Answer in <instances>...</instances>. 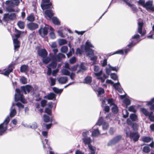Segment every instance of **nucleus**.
<instances>
[{"instance_id": "a19ab883", "label": "nucleus", "mask_w": 154, "mask_h": 154, "mask_svg": "<svg viewBox=\"0 0 154 154\" xmlns=\"http://www.w3.org/2000/svg\"><path fill=\"white\" fill-rule=\"evenodd\" d=\"M85 70V67L83 63H81L79 66V69L77 71V73H78L81 72H83Z\"/></svg>"}, {"instance_id": "f704fd0d", "label": "nucleus", "mask_w": 154, "mask_h": 154, "mask_svg": "<svg viewBox=\"0 0 154 154\" xmlns=\"http://www.w3.org/2000/svg\"><path fill=\"white\" fill-rule=\"evenodd\" d=\"M141 110L142 113L146 116H149L150 114V112H149L146 109L144 108H142L141 109Z\"/></svg>"}, {"instance_id": "bf43d9fd", "label": "nucleus", "mask_w": 154, "mask_h": 154, "mask_svg": "<svg viewBox=\"0 0 154 154\" xmlns=\"http://www.w3.org/2000/svg\"><path fill=\"white\" fill-rule=\"evenodd\" d=\"M110 76L111 78L114 80H116L118 79L117 76L115 73H112L110 74Z\"/></svg>"}, {"instance_id": "a878e982", "label": "nucleus", "mask_w": 154, "mask_h": 154, "mask_svg": "<svg viewBox=\"0 0 154 154\" xmlns=\"http://www.w3.org/2000/svg\"><path fill=\"white\" fill-rule=\"evenodd\" d=\"M100 134V132L98 128L94 129L92 131L91 136L93 137H97Z\"/></svg>"}, {"instance_id": "f3484780", "label": "nucleus", "mask_w": 154, "mask_h": 154, "mask_svg": "<svg viewBox=\"0 0 154 154\" xmlns=\"http://www.w3.org/2000/svg\"><path fill=\"white\" fill-rule=\"evenodd\" d=\"M58 82L61 84H65L68 81V78L66 76L61 77L57 79Z\"/></svg>"}, {"instance_id": "4d7b16f0", "label": "nucleus", "mask_w": 154, "mask_h": 154, "mask_svg": "<svg viewBox=\"0 0 154 154\" xmlns=\"http://www.w3.org/2000/svg\"><path fill=\"white\" fill-rule=\"evenodd\" d=\"M98 92L99 95L102 94L104 93V89L101 88H98V89L97 90Z\"/></svg>"}, {"instance_id": "8fccbe9b", "label": "nucleus", "mask_w": 154, "mask_h": 154, "mask_svg": "<svg viewBox=\"0 0 154 154\" xmlns=\"http://www.w3.org/2000/svg\"><path fill=\"white\" fill-rule=\"evenodd\" d=\"M109 128V125L107 123L105 122L102 125L103 130L104 131L107 130Z\"/></svg>"}, {"instance_id": "4be33fe9", "label": "nucleus", "mask_w": 154, "mask_h": 154, "mask_svg": "<svg viewBox=\"0 0 154 154\" xmlns=\"http://www.w3.org/2000/svg\"><path fill=\"white\" fill-rule=\"evenodd\" d=\"M132 39H134V40L131 42H133L134 44H135V45L140 40V36L137 34H136L132 36Z\"/></svg>"}, {"instance_id": "72a5a7b5", "label": "nucleus", "mask_w": 154, "mask_h": 154, "mask_svg": "<svg viewBox=\"0 0 154 154\" xmlns=\"http://www.w3.org/2000/svg\"><path fill=\"white\" fill-rule=\"evenodd\" d=\"M61 73L64 75H69L70 74V72L67 69H63L61 70Z\"/></svg>"}, {"instance_id": "9b49d317", "label": "nucleus", "mask_w": 154, "mask_h": 154, "mask_svg": "<svg viewBox=\"0 0 154 154\" xmlns=\"http://www.w3.org/2000/svg\"><path fill=\"white\" fill-rule=\"evenodd\" d=\"M42 1L41 7L43 9L49 8L51 5V4L50 3L49 0H43Z\"/></svg>"}, {"instance_id": "58836bf2", "label": "nucleus", "mask_w": 154, "mask_h": 154, "mask_svg": "<svg viewBox=\"0 0 154 154\" xmlns=\"http://www.w3.org/2000/svg\"><path fill=\"white\" fill-rule=\"evenodd\" d=\"M42 61L43 63L45 64H48L50 61L51 59L50 57H44L42 58Z\"/></svg>"}, {"instance_id": "7ed1b4c3", "label": "nucleus", "mask_w": 154, "mask_h": 154, "mask_svg": "<svg viewBox=\"0 0 154 154\" xmlns=\"http://www.w3.org/2000/svg\"><path fill=\"white\" fill-rule=\"evenodd\" d=\"M135 44H134L133 42H131L127 45V47H128V48L125 49H122L116 51L113 53L111 55L115 54H118L121 55H123L125 53L126 54L127 53L130 51V48L135 45Z\"/></svg>"}, {"instance_id": "e2e57ef3", "label": "nucleus", "mask_w": 154, "mask_h": 154, "mask_svg": "<svg viewBox=\"0 0 154 154\" xmlns=\"http://www.w3.org/2000/svg\"><path fill=\"white\" fill-rule=\"evenodd\" d=\"M50 79L51 82V86H53L55 85V84L56 79L52 77H50Z\"/></svg>"}, {"instance_id": "69168bd1", "label": "nucleus", "mask_w": 154, "mask_h": 154, "mask_svg": "<svg viewBox=\"0 0 154 154\" xmlns=\"http://www.w3.org/2000/svg\"><path fill=\"white\" fill-rule=\"evenodd\" d=\"M76 59L75 57H73L69 59V62L70 63L73 64L76 62Z\"/></svg>"}, {"instance_id": "79ce46f5", "label": "nucleus", "mask_w": 154, "mask_h": 154, "mask_svg": "<svg viewBox=\"0 0 154 154\" xmlns=\"http://www.w3.org/2000/svg\"><path fill=\"white\" fill-rule=\"evenodd\" d=\"M37 124L35 122L33 123L31 125H27V128H30L32 129H36L37 128Z\"/></svg>"}, {"instance_id": "c756f323", "label": "nucleus", "mask_w": 154, "mask_h": 154, "mask_svg": "<svg viewBox=\"0 0 154 154\" xmlns=\"http://www.w3.org/2000/svg\"><path fill=\"white\" fill-rule=\"evenodd\" d=\"M45 14L49 18H51L53 15V13L52 10H47L45 11Z\"/></svg>"}, {"instance_id": "a18cd8bd", "label": "nucleus", "mask_w": 154, "mask_h": 154, "mask_svg": "<svg viewBox=\"0 0 154 154\" xmlns=\"http://www.w3.org/2000/svg\"><path fill=\"white\" fill-rule=\"evenodd\" d=\"M20 0H11V6L13 7L15 5H18Z\"/></svg>"}, {"instance_id": "aec40b11", "label": "nucleus", "mask_w": 154, "mask_h": 154, "mask_svg": "<svg viewBox=\"0 0 154 154\" xmlns=\"http://www.w3.org/2000/svg\"><path fill=\"white\" fill-rule=\"evenodd\" d=\"M56 95L53 93H51L45 96L44 98L47 99L48 100H52L54 99H55Z\"/></svg>"}, {"instance_id": "423d86ee", "label": "nucleus", "mask_w": 154, "mask_h": 154, "mask_svg": "<svg viewBox=\"0 0 154 154\" xmlns=\"http://www.w3.org/2000/svg\"><path fill=\"white\" fill-rule=\"evenodd\" d=\"M16 93L15 94L14 97L15 101H17L20 100L23 103H26V100L23 98V95L21 93L20 90L18 89H16Z\"/></svg>"}, {"instance_id": "c9c22d12", "label": "nucleus", "mask_w": 154, "mask_h": 154, "mask_svg": "<svg viewBox=\"0 0 154 154\" xmlns=\"http://www.w3.org/2000/svg\"><path fill=\"white\" fill-rule=\"evenodd\" d=\"M92 81V78L90 76L87 77L85 79L84 82L87 84H90Z\"/></svg>"}, {"instance_id": "f257e3e1", "label": "nucleus", "mask_w": 154, "mask_h": 154, "mask_svg": "<svg viewBox=\"0 0 154 154\" xmlns=\"http://www.w3.org/2000/svg\"><path fill=\"white\" fill-rule=\"evenodd\" d=\"M94 73L97 79L100 80L102 83L104 82L105 80L108 78V76L103 73L102 69H100L97 65H94Z\"/></svg>"}, {"instance_id": "37998d69", "label": "nucleus", "mask_w": 154, "mask_h": 154, "mask_svg": "<svg viewBox=\"0 0 154 154\" xmlns=\"http://www.w3.org/2000/svg\"><path fill=\"white\" fill-rule=\"evenodd\" d=\"M150 150L149 146L146 145L143 147V151L145 153H148L150 152Z\"/></svg>"}, {"instance_id": "1a4fd4ad", "label": "nucleus", "mask_w": 154, "mask_h": 154, "mask_svg": "<svg viewBox=\"0 0 154 154\" xmlns=\"http://www.w3.org/2000/svg\"><path fill=\"white\" fill-rule=\"evenodd\" d=\"M16 18V15L14 13L5 14L4 15V19L5 21L9 20H13Z\"/></svg>"}, {"instance_id": "ddd939ff", "label": "nucleus", "mask_w": 154, "mask_h": 154, "mask_svg": "<svg viewBox=\"0 0 154 154\" xmlns=\"http://www.w3.org/2000/svg\"><path fill=\"white\" fill-rule=\"evenodd\" d=\"M6 5L8 6L6 8L7 11L8 12H14L15 11L14 10L13 8V6H11V0H6L5 2Z\"/></svg>"}, {"instance_id": "4c0bfd02", "label": "nucleus", "mask_w": 154, "mask_h": 154, "mask_svg": "<svg viewBox=\"0 0 154 154\" xmlns=\"http://www.w3.org/2000/svg\"><path fill=\"white\" fill-rule=\"evenodd\" d=\"M53 90L54 91L56 94H61L63 90V89H59L56 87L53 88Z\"/></svg>"}, {"instance_id": "6e6552de", "label": "nucleus", "mask_w": 154, "mask_h": 154, "mask_svg": "<svg viewBox=\"0 0 154 154\" xmlns=\"http://www.w3.org/2000/svg\"><path fill=\"white\" fill-rule=\"evenodd\" d=\"M152 1L149 0L145 3L143 7L145 8L147 11L150 10L154 11V7L152 5Z\"/></svg>"}, {"instance_id": "49530a36", "label": "nucleus", "mask_w": 154, "mask_h": 154, "mask_svg": "<svg viewBox=\"0 0 154 154\" xmlns=\"http://www.w3.org/2000/svg\"><path fill=\"white\" fill-rule=\"evenodd\" d=\"M17 25L20 29H23L24 27V23L22 21H19L17 23Z\"/></svg>"}, {"instance_id": "473e14b6", "label": "nucleus", "mask_w": 154, "mask_h": 154, "mask_svg": "<svg viewBox=\"0 0 154 154\" xmlns=\"http://www.w3.org/2000/svg\"><path fill=\"white\" fill-rule=\"evenodd\" d=\"M131 119L133 121H136L137 120V116L135 114H131L130 116Z\"/></svg>"}, {"instance_id": "9d476101", "label": "nucleus", "mask_w": 154, "mask_h": 154, "mask_svg": "<svg viewBox=\"0 0 154 154\" xmlns=\"http://www.w3.org/2000/svg\"><path fill=\"white\" fill-rule=\"evenodd\" d=\"M138 27L137 28V31L140 34L142 35H143L146 33L145 31H142L143 23L142 22H138Z\"/></svg>"}, {"instance_id": "864d4df0", "label": "nucleus", "mask_w": 154, "mask_h": 154, "mask_svg": "<svg viewBox=\"0 0 154 154\" xmlns=\"http://www.w3.org/2000/svg\"><path fill=\"white\" fill-rule=\"evenodd\" d=\"M113 86L116 90H117L119 89L120 87V83L119 82H118L117 83H113Z\"/></svg>"}, {"instance_id": "a211bd4d", "label": "nucleus", "mask_w": 154, "mask_h": 154, "mask_svg": "<svg viewBox=\"0 0 154 154\" xmlns=\"http://www.w3.org/2000/svg\"><path fill=\"white\" fill-rule=\"evenodd\" d=\"M13 66V64L9 65L7 69L5 72L4 73H1L5 75L8 76L10 73L12 71L13 69L12 67Z\"/></svg>"}, {"instance_id": "338daca9", "label": "nucleus", "mask_w": 154, "mask_h": 154, "mask_svg": "<svg viewBox=\"0 0 154 154\" xmlns=\"http://www.w3.org/2000/svg\"><path fill=\"white\" fill-rule=\"evenodd\" d=\"M128 110L130 112H136V110L135 108V107L133 106H130L128 109Z\"/></svg>"}, {"instance_id": "20e7f679", "label": "nucleus", "mask_w": 154, "mask_h": 154, "mask_svg": "<svg viewBox=\"0 0 154 154\" xmlns=\"http://www.w3.org/2000/svg\"><path fill=\"white\" fill-rule=\"evenodd\" d=\"M50 29L51 31L54 30L53 29L51 26H49L47 25L44 27H40L38 30V32L39 35L43 38H44L48 33V30Z\"/></svg>"}, {"instance_id": "680f3d73", "label": "nucleus", "mask_w": 154, "mask_h": 154, "mask_svg": "<svg viewBox=\"0 0 154 154\" xmlns=\"http://www.w3.org/2000/svg\"><path fill=\"white\" fill-rule=\"evenodd\" d=\"M74 53V49L73 48H72L71 49L70 51L66 55L68 57H70Z\"/></svg>"}, {"instance_id": "bb28decb", "label": "nucleus", "mask_w": 154, "mask_h": 154, "mask_svg": "<svg viewBox=\"0 0 154 154\" xmlns=\"http://www.w3.org/2000/svg\"><path fill=\"white\" fill-rule=\"evenodd\" d=\"M65 30V28L64 27H61L60 29L58 31V35L61 37L64 38L65 37V35L63 34V32Z\"/></svg>"}, {"instance_id": "f03ea898", "label": "nucleus", "mask_w": 154, "mask_h": 154, "mask_svg": "<svg viewBox=\"0 0 154 154\" xmlns=\"http://www.w3.org/2000/svg\"><path fill=\"white\" fill-rule=\"evenodd\" d=\"M125 132L127 137H129L131 139H132L134 142L138 140L140 136L138 132L130 131V128L128 127L126 128Z\"/></svg>"}, {"instance_id": "603ef678", "label": "nucleus", "mask_w": 154, "mask_h": 154, "mask_svg": "<svg viewBox=\"0 0 154 154\" xmlns=\"http://www.w3.org/2000/svg\"><path fill=\"white\" fill-rule=\"evenodd\" d=\"M68 50V47L66 46H63L61 48V51L64 53L66 52Z\"/></svg>"}, {"instance_id": "3c124183", "label": "nucleus", "mask_w": 154, "mask_h": 154, "mask_svg": "<svg viewBox=\"0 0 154 154\" xmlns=\"http://www.w3.org/2000/svg\"><path fill=\"white\" fill-rule=\"evenodd\" d=\"M123 114V117L124 118H126L128 116L129 113L128 111L126 109H124L122 111Z\"/></svg>"}, {"instance_id": "c85d7f7f", "label": "nucleus", "mask_w": 154, "mask_h": 154, "mask_svg": "<svg viewBox=\"0 0 154 154\" xmlns=\"http://www.w3.org/2000/svg\"><path fill=\"white\" fill-rule=\"evenodd\" d=\"M88 147L89 149L90 154H95L96 150V147L92 146L91 145H89Z\"/></svg>"}, {"instance_id": "0e129e2a", "label": "nucleus", "mask_w": 154, "mask_h": 154, "mask_svg": "<svg viewBox=\"0 0 154 154\" xmlns=\"http://www.w3.org/2000/svg\"><path fill=\"white\" fill-rule=\"evenodd\" d=\"M15 32L17 33V34L15 35V37L17 38L19 37L21 34V32L17 30L16 29H15Z\"/></svg>"}, {"instance_id": "5fc2aeb1", "label": "nucleus", "mask_w": 154, "mask_h": 154, "mask_svg": "<svg viewBox=\"0 0 154 154\" xmlns=\"http://www.w3.org/2000/svg\"><path fill=\"white\" fill-rule=\"evenodd\" d=\"M152 114V112H150V114L148 116L149 119L151 121L154 122V115H153Z\"/></svg>"}, {"instance_id": "e433bc0d", "label": "nucleus", "mask_w": 154, "mask_h": 154, "mask_svg": "<svg viewBox=\"0 0 154 154\" xmlns=\"http://www.w3.org/2000/svg\"><path fill=\"white\" fill-rule=\"evenodd\" d=\"M52 21L55 24L57 25L60 24V21H59L58 19L56 17H54L52 18Z\"/></svg>"}, {"instance_id": "de8ad7c7", "label": "nucleus", "mask_w": 154, "mask_h": 154, "mask_svg": "<svg viewBox=\"0 0 154 154\" xmlns=\"http://www.w3.org/2000/svg\"><path fill=\"white\" fill-rule=\"evenodd\" d=\"M123 103L125 104L126 106H128L130 104L131 101L129 99L125 98L124 99Z\"/></svg>"}, {"instance_id": "2eb2a0df", "label": "nucleus", "mask_w": 154, "mask_h": 154, "mask_svg": "<svg viewBox=\"0 0 154 154\" xmlns=\"http://www.w3.org/2000/svg\"><path fill=\"white\" fill-rule=\"evenodd\" d=\"M27 27L30 30H33L38 28V25L36 23H31L27 24Z\"/></svg>"}, {"instance_id": "b1692460", "label": "nucleus", "mask_w": 154, "mask_h": 154, "mask_svg": "<svg viewBox=\"0 0 154 154\" xmlns=\"http://www.w3.org/2000/svg\"><path fill=\"white\" fill-rule=\"evenodd\" d=\"M90 48H94V46L91 44V42L88 40L86 42L85 45V50H88Z\"/></svg>"}, {"instance_id": "2f4dec72", "label": "nucleus", "mask_w": 154, "mask_h": 154, "mask_svg": "<svg viewBox=\"0 0 154 154\" xmlns=\"http://www.w3.org/2000/svg\"><path fill=\"white\" fill-rule=\"evenodd\" d=\"M57 66V63L55 62H52L51 63L49 64L47 66V67L49 68L54 69L56 68Z\"/></svg>"}, {"instance_id": "f8f14e48", "label": "nucleus", "mask_w": 154, "mask_h": 154, "mask_svg": "<svg viewBox=\"0 0 154 154\" xmlns=\"http://www.w3.org/2000/svg\"><path fill=\"white\" fill-rule=\"evenodd\" d=\"M37 52L38 55L42 58L46 57L48 55V53L45 49H39L37 51Z\"/></svg>"}, {"instance_id": "13d9d810", "label": "nucleus", "mask_w": 154, "mask_h": 154, "mask_svg": "<svg viewBox=\"0 0 154 154\" xmlns=\"http://www.w3.org/2000/svg\"><path fill=\"white\" fill-rule=\"evenodd\" d=\"M67 43L66 41L64 39H61L59 41V43L60 45H62Z\"/></svg>"}, {"instance_id": "4468645a", "label": "nucleus", "mask_w": 154, "mask_h": 154, "mask_svg": "<svg viewBox=\"0 0 154 154\" xmlns=\"http://www.w3.org/2000/svg\"><path fill=\"white\" fill-rule=\"evenodd\" d=\"M21 88L25 94H27V93H29L32 90V88L31 86L27 85L21 87Z\"/></svg>"}, {"instance_id": "393cba45", "label": "nucleus", "mask_w": 154, "mask_h": 154, "mask_svg": "<svg viewBox=\"0 0 154 154\" xmlns=\"http://www.w3.org/2000/svg\"><path fill=\"white\" fill-rule=\"evenodd\" d=\"M13 43L14 46V50L15 51L20 47L19 41L17 38L14 39H13Z\"/></svg>"}, {"instance_id": "cd10ccee", "label": "nucleus", "mask_w": 154, "mask_h": 154, "mask_svg": "<svg viewBox=\"0 0 154 154\" xmlns=\"http://www.w3.org/2000/svg\"><path fill=\"white\" fill-rule=\"evenodd\" d=\"M110 106H112V110L113 112L114 113H116L118 111V107L117 106L114 104L113 102V104L112 105H110Z\"/></svg>"}, {"instance_id": "09e8293b", "label": "nucleus", "mask_w": 154, "mask_h": 154, "mask_svg": "<svg viewBox=\"0 0 154 154\" xmlns=\"http://www.w3.org/2000/svg\"><path fill=\"white\" fill-rule=\"evenodd\" d=\"M28 69V66L26 65H23L20 68V71L22 72H25Z\"/></svg>"}, {"instance_id": "c03bdc74", "label": "nucleus", "mask_w": 154, "mask_h": 154, "mask_svg": "<svg viewBox=\"0 0 154 154\" xmlns=\"http://www.w3.org/2000/svg\"><path fill=\"white\" fill-rule=\"evenodd\" d=\"M43 119L44 121L46 122H48L50 121L51 122L52 121V119H50L49 116L46 115H45L44 116Z\"/></svg>"}, {"instance_id": "412c9836", "label": "nucleus", "mask_w": 154, "mask_h": 154, "mask_svg": "<svg viewBox=\"0 0 154 154\" xmlns=\"http://www.w3.org/2000/svg\"><path fill=\"white\" fill-rule=\"evenodd\" d=\"M113 99L112 98L107 99L106 98H104L102 100V103L103 105L106 104V102H107L108 104L110 105L113 104Z\"/></svg>"}, {"instance_id": "ea45409f", "label": "nucleus", "mask_w": 154, "mask_h": 154, "mask_svg": "<svg viewBox=\"0 0 154 154\" xmlns=\"http://www.w3.org/2000/svg\"><path fill=\"white\" fill-rule=\"evenodd\" d=\"M141 139L143 142L146 143H148L150 142L151 139L150 137L145 136L143 137Z\"/></svg>"}, {"instance_id": "774afa93", "label": "nucleus", "mask_w": 154, "mask_h": 154, "mask_svg": "<svg viewBox=\"0 0 154 154\" xmlns=\"http://www.w3.org/2000/svg\"><path fill=\"white\" fill-rule=\"evenodd\" d=\"M28 20L30 21H33L35 20V18L33 15H30L27 17Z\"/></svg>"}, {"instance_id": "052dcab7", "label": "nucleus", "mask_w": 154, "mask_h": 154, "mask_svg": "<svg viewBox=\"0 0 154 154\" xmlns=\"http://www.w3.org/2000/svg\"><path fill=\"white\" fill-rule=\"evenodd\" d=\"M108 66H109V68H110L111 70L114 71H117L119 69V68L118 67H112V66L110 65L109 64H108Z\"/></svg>"}, {"instance_id": "6e6d98bb", "label": "nucleus", "mask_w": 154, "mask_h": 154, "mask_svg": "<svg viewBox=\"0 0 154 154\" xmlns=\"http://www.w3.org/2000/svg\"><path fill=\"white\" fill-rule=\"evenodd\" d=\"M103 122V118L102 117H100L98 120L96 124L100 126L102 124Z\"/></svg>"}, {"instance_id": "dca6fc26", "label": "nucleus", "mask_w": 154, "mask_h": 154, "mask_svg": "<svg viewBox=\"0 0 154 154\" xmlns=\"http://www.w3.org/2000/svg\"><path fill=\"white\" fill-rule=\"evenodd\" d=\"M15 104L14 103H12V105L10 109V112L9 115L11 118H12L16 114V111L14 108H13V106Z\"/></svg>"}, {"instance_id": "5701e85b", "label": "nucleus", "mask_w": 154, "mask_h": 154, "mask_svg": "<svg viewBox=\"0 0 154 154\" xmlns=\"http://www.w3.org/2000/svg\"><path fill=\"white\" fill-rule=\"evenodd\" d=\"M65 55L62 53H59L53 60H57L58 62H60L61 61V58H65Z\"/></svg>"}, {"instance_id": "6ab92c4d", "label": "nucleus", "mask_w": 154, "mask_h": 154, "mask_svg": "<svg viewBox=\"0 0 154 154\" xmlns=\"http://www.w3.org/2000/svg\"><path fill=\"white\" fill-rule=\"evenodd\" d=\"M82 140L83 141L85 145H91L90 144L91 142V139L90 137H83Z\"/></svg>"}, {"instance_id": "7c9ffc66", "label": "nucleus", "mask_w": 154, "mask_h": 154, "mask_svg": "<svg viewBox=\"0 0 154 154\" xmlns=\"http://www.w3.org/2000/svg\"><path fill=\"white\" fill-rule=\"evenodd\" d=\"M85 51L86 52L87 56H89V57H91L94 55V51L92 50L89 49V50H85Z\"/></svg>"}, {"instance_id": "0eeeda50", "label": "nucleus", "mask_w": 154, "mask_h": 154, "mask_svg": "<svg viewBox=\"0 0 154 154\" xmlns=\"http://www.w3.org/2000/svg\"><path fill=\"white\" fill-rule=\"evenodd\" d=\"M121 138V137L120 136L115 137L108 142L107 144V146H111L115 144L120 140Z\"/></svg>"}, {"instance_id": "39448f33", "label": "nucleus", "mask_w": 154, "mask_h": 154, "mask_svg": "<svg viewBox=\"0 0 154 154\" xmlns=\"http://www.w3.org/2000/svg\"><path fill=\"white\" fill-rule=\"evenodd\" d=\"M10 119L9 116H7L5 118L4 122L0 125V135H2L7 129V125Z\"/></svg>"}]
</instances>
